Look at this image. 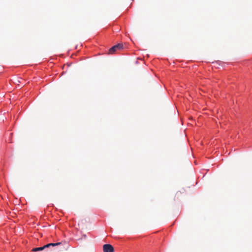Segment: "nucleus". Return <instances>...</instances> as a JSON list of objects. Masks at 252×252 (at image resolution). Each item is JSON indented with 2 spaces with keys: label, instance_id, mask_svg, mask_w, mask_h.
Listing matches in <instances>:
<instances>
[{
  "label": "nucleus",
  "instance_id": "nucleus-3",
  "mask_svg": "<svg viewBox=\"0 0 252 252\" xmlns=\"http://www.w3.org/2000/svg\"><path fill=\"white\" fill-rule=\"evenodd\" d=\"M61 243H50V244H47L45 246H44L43 247V250L46 248H49V247L50 246H58V245H60Z\"/></svg>",
  "mask_w": 252,
  "mask_h": 252
},
{
  "label": "nucleus",
  "instance_id": "nucleus-4",
  "mask_svg": "<svg viewBox=\"0 0 252 252\" xmlns=\"http://www.w3.org/2000/svg\"><path fill=\"white\" fill-rule=\"evenodd\" d=\"M42 250H43V247H42L34 248L32 250V251L37 252V251H42Z\"/></svg>",
  "mask_w": 252,
  "mask_h": 252
},
{
  "label": "nucleus",
  "instance_id": "nucleus-2",
  "mask_svg": "<svg viewBox=\"0 0 252 252\" xmlns=\"http://www.w3.org/2000/svg\"><path fill=\"white\" fill-rule=\"evenodd\" d=\"M103 252H114L113 247L110 244H105L103 246Z\"/></svg>",
  "mask_w": 252,
  "mask_h": 252
},
{
  "label": "nucleus",
  "instance_id": "nucleus-1",
  "mask_svg": "<svg viewBox=\"0 0 252 252\" xmlns=\"http://www.w3.org/2000/svg\"><path fill=\"white\" fill-rule=\"evenodd\" d=\"M123 44L119 43L117 45H116L112 47H111L109 51V53L110 54H113L115 53L117 51L123 49Z\"/></svg>",
  "mask_w": 252,
  "mask_h": 252
}]
</instances>
